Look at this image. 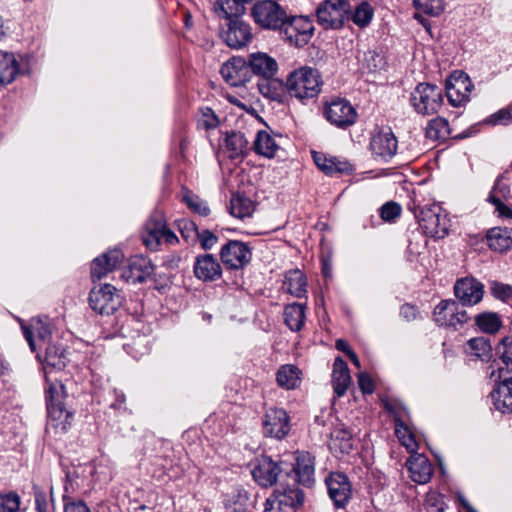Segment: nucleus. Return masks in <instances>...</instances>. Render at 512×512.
<instances>
[{"instance_id": "nucleus-1", "label": "nucleus", "mask_w": 512, "mask_h": 512, "mask_svg": "<svg viewBox=\"0 0 512 512\" xmlns=\"http://www.w3.org/2000/svg\"><path fill=\"white\" fill-rule=\"evenodd\" d=\"M67 393L62 382L47 378V430L55 434H64L72 426L73 412L65 405Z\"/></svg>"}, {"instance_id": "nucleus-2", "label": "nucleus", "mask_w": 512, "mask_h": 512, "mask_svg": "<svg viewBox=\"0 0 512 512\" xmlns=\"http://www.w3.org/2000/svg\"><path fill=\"white\" fill-rule=\"evenodd\" d=\"M323 85L321 73L313 67L303 66L292 71L286 79V88L291 97L301 101L315 98Z\"/></svg>"}, {"instance_id": "nucleus-3", "label": "nucleus", "mask_w": 512, "mask_h": 512, "mask_svg": "<svg viewBox=\"0 0 512 512\" xmlns=\"http://www.w3.org/2000/svg\"><path fill=\"white\" fill-rule=\"evenodd\" d=\"M304 492L294 483L280 484L264 503V512H299L304 504Z\"/></svg>"}, {"instance_id": "nucleus-4", "label": "nucleus", "mask_w": 512, "mask_h": 512, "mask_svg": "<svg viewBox=\"0 0 512 512\" xmlns=\"http://www.w3.org/2000/svg\"><path fill=\"white\" fill-rule=\"evenodd\" d=\"M252 18L260 28L280 31L288 19L286 10L274 0H261L253 5Z\"/></svg>"}, {"instance_id": "nucleus-5", "label": "nucleus", "mask_w": 512, "mask_h": 512, "mask_svg": "<svg viewBox=\"0 0 512 512\" xmlns=\"http://www.w3.org/2000/svg\"><path fill=\"white\" fill-rule=\"evenodd\" d=\"M410 104L418 114H436L443 104L442 90L434 84L419 83L411 92Z\"/></svg>"}, {"instance_id": "nucleus-6", "label": "nucleus", "mask_w": 512, "mask_h": 512, "mask_svg": "<svg viewBox=\"0 0 512 512\" xmlns=\"http://www.w3.org/2000/svg\"><path fill=\"white\" fill-rule=\"evenodd\" d=\"M351 5L346 0H325L316 10L317 22L324 29H339L349 19Z\"/></svg>"}, {"instance_id": "nucleus-7", "label": "nucleus", "mask_w": 512, "mask_h": 512, "mask_svg": "<svg viewBox=\"0 0 512 512\" xmlns=\"http://www.w3.org/2000/svg\"><path fill=\"white\" fill-rule=\"evenodd\" d=\"M89 306L100 315H111L122 305L123 297L111 284H100L89 293Z\"/></svg>"}, {"instance_id": "nucleus-8", "label": "nucleus", "mask_w": 512, "mask_h": 512, "mask_svg": "<svg viewBox=\"0 0 512 512\" xmlns=\"http://www.w3.org/2000/svg\"><path fill=\"white\" fill-rule=\"evenodd\" d=\"M314 33L312 20L307 16H289L280 30L283 39L296 47L306 45Z\"/></svg>"}, {"instance_id": "nucleus-9", "label": "nucleus", "mask_w": 512, "mask_h": 512, "mask_svg": "<svg viewBox=\"0 0 512 512\" xmlns=\"http://www.w3.org/2000/svg\"><path fill=\"white\" fill-rule=\"evenodd\" d=\"M327 494L335 509H345L353 496V486L342 472H330L325 478Z\"/></svg>"}, {"instance_id": "nucleus-10", "label": "nucleus", "mask_w": 512, "mask_h": 512, "mask_svg": "<svg viewBox=\"0 0 512 512\" xmlns=\"http://www.w3.org/2000/svg\"><path fill=\"white\" fill-rule=\"evenodd\" d=\"M418 222L424 233L434 238H444L448 234L449 220L442 213L439 205L423 207L420 210Z\"/></svg>"}, {"instance_id": "nucleus-11", "label": "nucleus", "mask_w": 512, "mask_h": 512, "mask_svg": "<svg viewBox=\"0 0 512 512\" xmlns=\"http://www.w3.org/2000/svg\"><path fill=\"white\" fill-rule=\"evenodd\" d=\"M324 116L330 124L346 129L356 122L358 115L348 100L337 97L325 104Z\"/></svg>"}, {"instance_id": "nucleus-12", "label": "nucleus", "mask_w": 512, "mask_h": 512, "mask_svg": "<svg viewBox=\"0 0 512 512\" xmlns=\"http://www.w3.org/2000/svg\"><path fill=\"white\" fill-rule=\"evenodd\" d=\"M220 37L228 47L242 49L252 42L254 35L249 23L236 18L226 22L221 28Z\"/></svg>"}, {"instance_id": "nucleus-13", "label": "nucleus", "mask_w": 512, "mask_h": 512, "mask_svg": "<svg viewBox=\"0 0 512 512\" xmlns=\"http://www.w3.org/2000/svg\"><path fill=\"white\" fill-rule=\"evenodd\" d=\"M263 434L277 440L284 439L291 430L287 411L279 407H270L263 416Z\"/></svg>"}, {"instance_id": "nucleus-14", "label": "nucleus", "mask_w": 512, "mask_h": 512, "mask_svg": "<svg viewBox=\"0 0 512 512\" xmlns=\"http://www.w3.org/2000/svg\"><path fill=\"white\" fill-rule=\"evenodd\" d=\"M384 406L385 409L394 416L395 434L400 443L408 452L415 453L418 449V443L405 421L409 416L407 408L399 403L389 402H386Z\"/></svg>"}, {"instance_id": "nucleus-15", "label": "nucleus", "mask_w": 512, "mask_h": 512, "mask_svg": "<svg viewBox=\"0 0 512 512\" xmlns=\"http://www.w3.org/2000/svg\"><path fill=\"white\" fill-rule=\"evenodd\" d=\"M252 258L250 247L239 240H230L222 246L220 259L224 266L230 270L243 269Z\"/></svg>"}, {"instance_id": "nucleus-16", "label": "nucleus", "mask_w": 512, "mask_h": 512, "mask_svg": "<svg viewBox=\"0 0 512 512\" xmlns=\"http://www.w3.org/2000/svg\"><path fill=\"white\" fill-rule=\"evenodd\" d=\"M434 320L439 326L453 327L467 323L469 316L465 310H460L459 305L454 300H442L434 309Z\"/></svg>"}, {"instance_id": "nucleus-17", "label": "nucleus", "mask_w": 512, "mask_h": 512, "mask_svg": "<svg viewBox=\"0 0 512 512\" xmlns=\"http://www.w3.org/2000/svg\"><path fill=\"white\" fill-rule=\"evenodd\" d=\"M445 88L448 102L454 107H460L469 101L473 83L467 74L460 73L451 75L446 80Z\"/></svg>"}, {"instance_id": "nucleus-18", "label": "nucleus", "mask_w": 512, "mask_h": 512, "mask_svg": "<svg viewBox=\"0 0 512 512\" xmlns=\"http://www.w3.org/2000/svg\"><path fill=\"white\" fill-rule=\"evenodd\" d=\"M398 141L390 128H382L373 134L370 141L372 155L376 159L387 161L397 152Z\"/></svg>"}, {"instance_id": "nucleus-19", "label": "nucleus", "mask_w": 512, "mask_h": 512, "mask_svg": "<svg viewBox=\"0 0 512 512\" xmlns=\"http://www.w3.org/2000/svg\"><path fill=\"white\" fill-rule=\"evenodd\" d=\"M23 335L27 340L31 351L35 352L37 346L42 348L51 343V327L47 321L41 318H32L29 324L21 325Z\"/></svg>"}, {"instance_id": "nucleus-20", "label": "nucleus", "mask_w": 512, "mask_h": 512, "mask_svg": "<svg viewBox=\"0 0 512 512\" xmlns=\"http://www.w3.org/2000/svg\"><path fill=\"white\" fill-rule=\"evenodd\" d=\"M454 294L462 305L473 306L482 300L484 285L473 277H464L454 284Z\"/></svg>"}, {"instance_id": "nucleus-21", "label": "nucleus", "mask_w": 512, "mask_h": 512, "mask_svg": "<svg viewBox=\"0 0 512 512\" xmlns=\"http://www.w3.org/2000/svg\"><path fill=\"white\" fill-rule=\"evenodd\" d=\"M220 73L224 81L232 87L245 85L251 80L247 61L242 57H232L222 64Z\"/></svg>"}, {"instance_id": "nucleus-22", "label": "nucleus", "mask_w": 512, "mask_h": 512, "mask_svg": "<svg viewBox=\"0 0 512 512\" xmlns=\"http://www.w3.org/2000/svg\"><path fill=\"white\" fill-rule=\"evenodd\" d=\"M281 472L279 464L266 456L258 458L251 470L254 481L265 488L276 484Z\"/></svg>"}, {"instance_id": "nucleus-23", "label": "nucleus", "mask_w": 512, "mask_h": 512, "mask_svg": "<svg viewBox=\"0 0 512 512\" xmlns=\"http://www.w3.org/2000/svg\"><path fill=\"white\" fill-rule=\"evenodd\" d=\"M246 61L251 77L255 75L262 80H270L277 75V61L265 52L251 53Z\"/></svg>"}, {"instance_id": "nucleus-24", "label": "nucleus", "mask_w": 512, "mask_h": 512, "mask_svg": "<svg viewBox=\"0 0 512 512\" xmlns=\"http://www.w3.org/2000/svg\"><path fill=\"white\" fill-rule=\"evenodd\" d=\"M292 473L296 483L306 487L312 486L315 481L314 457L309 452L297 451Z\"/></svg>"}, {"instance_id": "nucleus-25", "label": "nucleus", "mask_w": 512, "mask_h": 512, "mask_svg": "<svg viewBox=\"0 0 512 512\" xmlns=\"http://www.w3.org/2000/svg\"><path fill=\"white\" fill-rule=\"evenodd\" d=\"M193 272L197 279L204 282H213L221 278L222 267L213 254H201L195 258Z\"/></svg>"}, {"instance_id": "nucleus-26", "label": "nucleus", "mask_w": 512, "mask_h": 512, "mask_svg": "<svg viewBox=\"0 0 512 512\" xmlns=\"http://www.w3.org/2000/svg\"><path fill=\"white\" fill-rule=\"evenodd\" d=\"M124 260V254L119 249L109 250L95 258L91 264V278L101 280L116 269Z\"/></svg>"}, {"instance_id": "nucleus-27", "label": "nucleus", "mask_w": 512, "mask_h": 512, "mask_svg": "<svg viewBox=\"0 0 512 512\" xmlns=\"http://www.w3.org/2000/svg\"><path fill=\"white\" fill-rule=\"evenodd\" d=\"M154 272L152 262L143 256H134L123 270L121 277L128 283L136 284L146 281Z\"/></svg>"}, {"instance_id": "nucleus-28", "label": "nucleus", "mask_w": 512, "mask_h": 512, "mask_svg": "<svg viewBox=\"0 0 512 512\" xmlns=\"http://www.w3.org/2000/svg\"><path fill=\"white\" fill-rule=\"evenodd\" d=\"M166 222L163 214L153 213L147 220L142 234L143 243L150 250H157L163 237Z\"/></svg>"}, {"instance_id": "nucleus-29", "label": "nucleus", "mask_w": 512, "mask_h": 512, "mask_svg": "<svg viewBox=\"0 0 512 512\" xmlns=\"http://www.w3.org/2000/svg\"><path fill=\"white\" fill-rule=\"evenodd\" d=\"M409 476L412 481L418 484H426L433 474V466L428 458L422 454H413L406 462Z\"/></svg>"}, {"instance_id": "nucleus-30", "label": "nucleus", "mask_w": 512, "mask_h": 512, "mask_svg": "<svg viewBox=\"0 0 512 512\" xmlns=\"http://www.w3.org/2000/svg\"><path fill=\"white\" fill-rule=\"evenodd\" d=\"M45 348L44 355V369L46 373V379L49 378V373L51 370H62L65 368L68 358L66 354V350L60 343L51 342L48 343Z\"/></svg>"}, {"instance_id": "nucleus-31", "label": "nucleus", "mask_w": 512, "mask_h": 512, "mask_svg": "<svg viewBox=\"0 0 512 512\" xmlns=\"http://www.w3.org/2000/svg\"><path fill=\"white\" fill-rule=\"evenodd\" d=\"M488 247L499 253L512 249V228L493 227L486 233Z\"/></svg>"}, {"instance_id": "nucleus-32", "label": "nucleus", "mask_w": 512, "mask_h": 512, "mask_svg": "<svg viewBox=\"0 0 512 512\" xmlns=\"http://www.w3.org/2000/svg\"><path fill=\"white\" fill-rule=\"evenodd\" d=\"M494 407L502 413H512V378H505L491 392Z\"/></svg>"}, {"instance_id": "nucleus-33", "label": "nucleus", "mask_w": 512, "mask_h": 512, "mask_svg": "<svg viewBox=\"0 0 512 512\" xmlns=\"http://www.w3.org/2000/svg\"><path fill=\"white\" fill-rule=\"evenodd\" d=\"M350 383L351 376L348 365L341 357H337L334 361L332 371V386L334 393L338 397H342L348 390Z\"/></svg>"}, {"instance_id": "nucleus-34", "label": "nucleus", "mask_w": 512, "mask_h": 512, "mask_svg": "<svg viewBox=\"0 0 512 512\" xmlns=\"http://www.w3.org/2000/svg\"><path fill=\"white\" fill-rule=\"evenodd\" d=\"M214 11L218 17L226 22L241 18L246 11L245 3L241 0H217L214 4Z\"/></svg>"}, {"instance_id": "nucleus-35", "label": "nucleus", "mask_w": 512, "mask_h": 512, "mask_svg": "<svg viewBox=\"0 0 512 512\" xmlns=\"http://www.w3.org/2000/svg\"><path fill=\"white\" fill-rule=\"evenodd\" d=\"M413 5L417 10L414 14V18L426 28L429 25V22L421 15V13L431 17H436L444 11L443 0H413Z\"/></svg>"}, {"instance_id": "nucleus-36", "label": "nucleus", "mask_w": 512, "mask_h": 512, "mask_svg": "<svg viewBox=\"0 0 512 512\" xmlns=\"http://www.w3.org/2000/svg\"><path fill=\"white\" fill-rule=\"evenodd\" d=\"M283 288L294 297H304L307 293V280L303 272L299 269L286 272Z\"/></svg>"}, {"instance_id": "nucleus-37", "label": "nucleus", "mask_w": 512, "mask_h": 512, "mask_svg": "<svg viewBox=\"0 0 512 512\" xmlns=\"http://www.w3.org/2000/svg\"><path fill=\"white\" fill-rule=\"evenodd\" d=\"M19 73V63L13 53L0 51V85L12 83Z\"/></svg>"}, {"instance_id": "nucleus-38", "label": "nucleus", "mask_w": 512, "mask_h": 512, "mask_svg": "<svg viewBox=\"0 0 512 512\" xmlns=\"http://www.w3.org/2000/svg\"><path fill=\"white\" fill-rule=\"evenodd\" d=\"M301 371L292 364H285L279 367L276 373L277 384L286 390L295 389L299 386Z\"/></svg>"}, {"instance_id": "nucleus-39", "label": "nucleus", "mask_w": 512, "mask_h": 512, "mask_svg": "<svg viewBox=\"0 0 512 512\" xmlns=\"http://www.w3.org/2000/svg\"><path fill=\"white\" fill-rule=\"evenodd\" d=\"M306 306L300 303H291L284 308V322L292 331H300L305 322Z\"/></svg>"}, {"instance_id": "nucleus-40", "label": "nucleus", "mask_w": 512, "mask_h": 512, "mask_svg": "<svg viewBox=\"0 0 512 512\" xmlns=\"http://www.w3.org/2000/svg\"><path fill=\"white\" fill-rule=\"evenodd\" d=\"M256 204L247 196L237 194L230 200V213L236 218L244 219L251 217L255 211Z\"/></svg>"}, {"instance_id": "nucleus-41", "label": "nucleus", "mask_w": 512, "mask_h": 512, "mask_svg": "<svg viewBox=\"0 0 512 512\" xmlns=\"http://www.w3.org/2000/svg\"><path fill=\"white\" fill-rule=\"evenodd\" d=\"M253 148L257 154L272 158L275 156L279 146L268 132L261 130L256 135Z\"/></svg>"}, {"instance_id": "nucleus-42", "label": "nucleus", "mask_w": 512, "mask_h": 512, "mask_svg": "<svg viewBox=\"0 0 512 512\" xmlns=\"http://www.w3.org/2000/svg\"><path fill=\"white\" fill-rule=\"evenodd\" d=\"M248 140L241 132L227 133L225 138V148L231 159L243 157L247 149Z\"/></svg>"}, {"instance_id": "nucleus-43", "label": "nucleus", "mask_w": 512, "mask_h": 512, "mask_svg": "<svg viewBox=\"0 0 512 512\" xmlns=\"http://www.w3.org/2000/svg\"><path fill=\"white\" fill-rule=\"evenodd\" d=\"M331 445L341 453L348 454L353 448L352 432L342 426L336 427L331 432Z\"/></svg>"}, {"instance_id": "nucleus-44", "label": "nucleus", "mask_w": 512, "mask_h": 512, "mask_svg": "<svg viewBox=\"0 0 512 512\" xmlns=\"http://www.w3.org/2000/svg\"><path fill=\"white\" fill-rule=\"evenodd\" d=\"M33 496L36 512H55L53 487L47 493L40 487L33 486Z\"/></svg>"}, {"instance_id": "nucleus-45", "label": "nucleus", "mask_w": 512, "mask_h": 512, "mask_svg": "<svg viewBox=\"0 0 512 512\" xmlns=\"http://www.w3.org/2000/svg\"><path fill=\"white\" fill-rule=\"evenodd\" d=\"M449 135V123L445 118L436 117L429 121L426 127L427 138L438 141L445 140Z\"/></svg>"}, {"instance_id": "nucleus-46", "label": "nucleus", "mask_w": 512, "mask_h": 512, "mask_svg": "<svg viewBox=\"0 0 512 512\" xmlns=\"http://www.w3.org/2000/svg\"><path fill=\"white\" fill-rule=\"evenodd\" d=\"M475 322L480 330L489 334H495L502 326L501 318L494 312H484L477 315Z\"/></svg>"}, {"instance_id": "nucleus-47", "label": "nucleus", "mask_w": 512, "mask_h": 512, "mask_svg": "<svg viewBox=\"0 0 512 512\" xmlns=\"http://www.w3.org/2000/svg\"><path fill=\"white\" fill-rule=\"evenodd\" d=\"M497 353L504 364V367L500 366L498 368L499 378H501V373L504 369L507 372H512V337H505L501 340L497 346Z\"/></svg>"}, {"instance_id": "nucleus-48", "label": "nucleus", "mask_w": 512, "mask_h": 512, "mask_svg": "<svg viewBox=\"0 0 512 512\" xmlns=\"http://www.w3.org/2000/svg\"><path fill=\"white\" fill-rule=\"evenodd\" d=\"M259 92L266 98L279 101L282 97V82L275 77L258 83Z\"/></svg>"}, {"instance_id": "nucleus-49", "label": "nucleus", "mask_w": 512, "mask_h": 512, "mask_svg": "<svg viewBox=\"0 0 512 512\" xmlns=\"http://www.w3.org/2000/svg\"><path fill=\"white\" fill-rule=\"evenodd\" d=\"M63 512H91L88 505L80 498L72 497L69 494L68 485L64 486V494L62 496Z\"/></svg>"}, {"instance_id": "nucleus-50", "label": "nucleus", "mask_w": 512, "mask_h": 512, "mask_svg": "<svg viewBox=\"0 0 512 512\" xmlns=\"http://www.w3.org/2000/svg\"><path fill=\"white\" fill-rule=\"evenodd\" d=\"M326 170H322V172L327 176H335V175H344L351 174L354 171V165L349 162L347 159L339 156H335L333 158V164H330Z\"/></svg>"}, {"instance_id": "nucleus-51", "label": "nucleus", "mask_w": 512, "mask_h": 512, "mask_svg": "<svg viewBox=\"0 0 512 512\" xmlns=\"http://www.w3.org/2000/svg\"><path fill=\"white\" fill-rule=\"evenodd\" d=\"M510 194L511 190L508 179L504 175H501L496 179L494 186L488 196V201L495 199L506 200L510 197Z\"/></svg>"}, {"instance_id": "nucleus-52", "label": "nucleus", "mask_w": 512, "mask_h": 512, "mask_svg": "<svg viewBox=\"0 0 512 512\" xmlns=\"http://www.w3.org/2000/svg\"><path fill=\"white\" fill-rule=\"evenodd\" d=\"M373 17V9L367 2L360 3L352 14V21L359 27L367 26Z\"/></svg>"}, {"instance_id": "nucleus-53", "label": "nucleus", "mask_w": 512, "mask_h": 512, "mask_svg": "<svg viewBox=\"0 0 512 512\" xmlns=\"http://www.w3.org/2000/svg\"><path fill=\"white\" fill-rule=\"evenodd\" d=\"M183 201L193 212L201 216H207L210 213L207 202L189 191L184 194Z\"/></svg>"}, {"instance_id": "nucleus-54", "label": "nucleus", "mask_w": 512, "mask_h": 512, "mask_svg": "<svg viewBox=\"0 0 512 512\" xmlns=\"http://www.w3.org/2000/svg\"><path fill=\"white\" fill-rule=\"evenodd\" d=\"M468 347L473 355L481 359L489 357L491 352V345L484 337L470 339L468 341Z\"/></svg>"}, {"instance_id": "nucleus-55", "label": "nucleus", "mask_w": 512, "mask_h": 512, "mask_svg": "<svg viewBox=\"0 0 512 512\" xmlns=\"http://www.w3.org/2000/svg\"><path fill=\"white\" fill-rule=\"evenodd\" d=\"M21 499L15 492L0 494V512H18Z\"/></svg>"}, {"instance_id": "nucleus-56", "label": "nucleus", "mask_w": 512, "mask_h": 512, "mask_svg": "<svg viewBox=\"0 0 512 512\" xmlns=\"http://www.w3.org/2000/svg\"><path fill=\"white\" fill-rule=\"evenodd\" d=\"M424 505L427 512H443L446 507L444 496L436 491L427 493Z\"/></svg>"}, {"instance_id": "nucleus-57", "label": "nucleus", "mask_w": 512, "mask_h": 512, "mask_svg": "<svg viewBox=\"0 0 512 512\" xmlns=\"http://www.w3.org/2000/svg\"><path fill=\"white\" fill-rule=\"evenodd\" d=\"M492 295L501 301H507L512 298V286L509 284L492 281L490 285Z\"/></svg>"}, {"instance_id": "nucleus-58", "label": "nucleus", "mask_w": 512, "mask_h": 512, "mask_svg": "<svg viewBox=\"0 0 512 512\" xmlns=\"http://www.w3.org/2000/svg\"><path fill=\"white\" fill-rule=\"evenodd\" d=\"M198 122L199 125L203 126L206 130L214 129L219 125L217 115L209 107L201 109V116Z\"/></svg>"}, {"instance_id": "nucleus-59", "label": "nucleus", "mask_w": 512, "mask_h": 512, "mask_svg": "<svg viewBox=\"0 0 512 512\" xmlns=\"http://www.w3.org/2000/svg\"><path fill=\"white\" fill-rule=\"evenodd\" d=\"M401 214V206L395 202H387L380 208V216L384 221H394Z\"/></svg>"}, {"instance_id": "nucleus-60", "label": "nucleus", "mask_w": 512, "mask_h": 512, "mask_svg": "<svg viewBox=\"0 0 512 512\" xmlns=\"http://www.w3.org/2000/svg\"><path fill=\"white\" fill-rule=\"evenodd\" d=\"M383 57L376 51H368L364 54V67L370 72H375L383 66Z\"/></svg>"}, {"instance_id": "nucleus-61", "label": "nucleus", "mask_w": 512, "mask_h": 512, "mask_svg": "<svg viewBox=\"0 0 512 512\" xmlns=\"http://www.w3.org/2000/svg\"><path fill=\"white\" fill-rule=\"evenodd\" d=\"M196 237L199 240L202 249L204 250L212 249L218 242V237L214 233L206 229L197 232Z\"/></svg>"}, {"instance_id": "nucleus-62", "label": "nucleus", "mask_w": 512, "mask_h": 512, "mask_svg": "<svg viewBox=\"0 0 512 512\" xmlns=\"http://www.w3.org/2000/svg\"><path fill=\"white\" fill-rule=\"evenodd\" d=\"M512 122V107L500 109L490 116L489 123L506 125Z\"/></svg>"}, {"instance_id": "nucleus-63", "label": "nucleus", "mask_w": 512, "mask_h": 512, "mask_svg": "<svg viewBox=\"0 0 512 512\" xmlns=\"http://www.w3.org/2000/svg\"><path fill=\"white\" fill-rule=\"evenodd\" d=\"M311 154L314 163L320 171L328 169L327 167L330 166V164H333V158L335 157L318 151H312Z\"/></svg>"}, {"instance_id": "nucleus-64", "label": "nucleus", "mask_w": 512, "mask_h": 512, "mask_svg": "<svg viewBox=\"0 0 512 512\" xmlns=\"http://www.w3.org/2000/svg\"><path fill=\"white\" fill-rule=\"evenodd\" d=\"M491 204H493L495 208V212L497 213V216L504 219H511L512 218V208L509 207L504 203V200L495 199L492 201H489Z\"/></svg>"}]
</instances>
